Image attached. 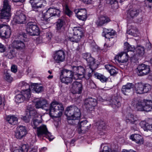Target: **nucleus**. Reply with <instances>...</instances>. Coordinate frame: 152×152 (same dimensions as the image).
Instances as JSON below:
<instances>
[{
  "label": "nucleus",
  "mask_w": 152,
  "mask_h": 152,
  "mask_svg": "<svg viewBox=\"0 0 152 152\" xmlns=\"http://www.w3.org/2000/svg\"><path fill=\"white\" fill-rule=\"evenodd\" d=\"M133 91L137 94L143 93V85L141 83H137L134 85Z\"/></svg>",
  "instance_id": "393cba45"
},
{
  "label": "nucleus",
  "mask_w": 152,
  "mask_h": 152,
  "mask_svg": "<svg viewBox=\"0 0 152 152\" xmlns=\"http://www.w3.org/2000/svg\"><path fill=\"white\" fill-rule=\"evenodd\" d=\"M60 75H62L64 77H71V78L74 79V75L72 71L66 69H64L61 71Z\"/></svg>",
  "instance_id": "c85d7f7f"
},
{
  "label": "nucleus",
  "mask_w": 152,
  "mask_h": 152,
  "mask_svg": "<svg viewBox=\"0 0 152 152\" xmlns=\"http://www.w3.org/2000/svg\"><path fill=\"white\" fill-rule=\"evenodd\" d=\"M48 129L46 125L43 124L37 128V134L38 136L44 135L47 132Z\"/></svg>",
  "instance_id": "a878e982"
},
{
  "label": "nucleus",
  "mask_w": 152,
  "mask_h": 152,
  "mask_svg": "<svg viewBox=\"0 0 152 152\" xmlns=\"http://www.w3.org/2000/svg\"><path fill=\"white\" fill-rule=\"evenodd\" d=\"M31 87L33 88V90L37 93H39L42 91L43 88L42 86L39 85L37 83L33 84Z\"/></svg>",
  "instance_id": "c9c22d12"
},
{
  "label": "nucleus",
  "mask_w": 152,
  "mask_h": 152,
  "mask_svg": "<svg viewBox=\"0 0 152 152\" xmlns=\"http://www.w3.org/2000/svg\"><path fill=\"white\" fill-rule=\"evenodd\" d=\"M6 119L8 122L11 125H15L18 123V118L14 115L8 116Z\"/></svg>",
  "instance_id": "2f4dec72"
},
{
  "label": "nucleus",
  "mask_w": 152,
  "mask_h": 152,
  "mask_svg": "<svg viewBox=\"0 0 152 152\" xmlns=\"http://www.w3.org/2000/svg\"><path fill=\"white\" fill-rule=\"evenodd\" d=\"M51 17L58 15L60 13V11L58 9L55 8H50L47 10Z\"/></svg>",
  "instance_id": "c756f323"
},
{
  "label": "nucleus",
  "mask_w": 152,
  "mask_h": 152,
  "mask_svg": "<svg viewBox=\"0 0 152 152\" xmlns=\"http://www.w3.org/2000/svg\"><path fill=\"white\" fill-rule=\"evenodd\" d=\"M27 133V130L26 127L20 126L17 127L15 136L17 139H21L26 135Z\"/></svg>",
  "instance_id": "2eb2a0df"
},
{
  "label": "nucleus",
  "mask_w": 152,
  "mask_h": 152,
  "mask_svg": "<svg viewBox=\"0 0 152 152\" xmlns=\"http://www.w3.org/2000/svg\"><path fill=\"white\" fill-rule=\"evenodd\" d=\"M92 0H86V4H89L92 3Z\"/></svg>",
  "instance_id": "774afa93"
},
{
  "label": "nucleus",
  "mask_w": 152,
  "mask_h": 152,
  "mask_svg": "<svg viewBox=\"0 0 152 152\" xmlns=\"http://www.w3.org/2000/svg\"><path fill=\"white\" fill-rule=\"evenodd\" d=\"M72 67L73 69V72L75 73V74H76V72L78 71V66H73Z\"/></svg>",
  "instance_id": "13d9d810"
},
{
  "label": "nucleus",
  "mask_w": 152,
  "mask_h": 152,
  "mask_svg": "<svg viewBox=\"0 0 152 152\" xmlns=\"http://www.w3.org/2000/svg\"><path fill=\"white\" fill-rule=\"evenodd\" d=\"M115 34V31L112 29L103 28L102 35L105 38L109 39L110 41L113 39V37L111 36L114 35Z\"/></svg>",
  "instance_id": "6ab92c4d"
},
{
  "label": "nucleus",
  "mask_w": 152,
  "mask_h": 152,
  "mask_svg": "<svg viewBox=\"0 0 152 152\" xmlns=\"http://www.w3.org/2000/svg\"><path fill=\"white\" fill-rule=\"evenodd\" d=\"M86 121H81L78 125L79 128H81L82 127H85Z\"/></svg>",
  "instance_id": "864d4df0"
},
{
  "label": "nucleus",
  "mask_w": 152,
  "mask_h": 152,
  "mask_svg": "<svg viewBox=\"0 0 152 152\" xmlns=\"http://www.w3.org/2000/svg\"><path fill=\"white\" fill-rule=\"evenodd\" d=\"M64 21L61 19H59L58 21V23L57 24V29L59 32H60L61 30L63 29V26L64 24Z\"/></svg>",
  "instance_id": "37998d69"
},
{
  "label": "nucleus",
  "mask_w": 152,
  "mask_h": 152,
  "mask_svg": "<svg viewBox=\"0 0 152 152\" xmlns=\"http://www.w3.org/2000/svg\"><path fill=\"white\" fill-rule=\"evenodd\" d=\"M95 77L99 80L102 82H106L108 80V78L100 73H97L94 74Z\"/></svg>",
  "instance_id": "f704fd0d"
},
{
  "label": "nucleus",
  "mask_w": 152,
  "mask_h": 152,
  "mask_svg": "<svg viewBox=\"0 0 152 152\" xmlns=\"http://www.w3.org/2000/svg\"><path fill=\"white\" fill-rule=\"evenodd\" d=\"M85 70L84 68L82 66H78L77 72H76V74H74V79L77 80L79 79L78 76H81L84 74Z\"/></svg>",
  "instance_id": "7c9ffc66"
},
{
  "label": "nucleus",
  "mask_w": 152,
  "mask_h": 152,
  "mask_svg": "<svg viewBox=\"0 0 152 152\" xmlns=\"http://www.w3.org/2000/svg\"><path fill=\"white\" fill-rule=\"evenodd\" d=\"M75 12L76 14L77 17L79 19L82 20H84L86 16H85V13H86V9H81L78 10H75Z\"/></svg>",
  "instance_id": "bb28decb"
},
{
  "label": "nucleus",
  "mask_w": 152,
  "mask_h": 152,
  "mask_svg": "<svg viewBox=\"0 0 152 152\" xmlns=\"http://www.w3.org/2000/svg\"><path fill=\"white\" fill-rule=\"evenodd\" d=\"M11 70L12 72L15 73L17 72V66L15 65H12L11 67Z\"/></svg>",
  "instance_id": "5fc2aeb1"
},
{
  "label": "nucleus",
  "mask_w": 152,
  "mask_h": 152,
  "mask_svg": "<svg viewBox=\"0 0 152 152\" xmlns=\"http://www.w3.org/2000/svg\"><path fill=\"white\" fill-rule=\"evenodd\" d=\"M141 127L143 128L145 130H149L152 132V124H150L144 121H141L140 123Z\"/></svg>",
  "instance_id": "473e14b6"
},
{
  "label": "nucleus",
  "mask_w": 152,
  "mask_h": 152,
  "mask_svg": "<svg viewBox=\"0 0 152 152\" xmlns=\"http://www.w3.org/2000/svg\"><path fill=\"white\" fill-rule=\"evenodd\" d=\"M12 152H23L21 150L17 148H13L12 150Z\"/></svg>",
  "instance_id": "bf43d9fd"
},
{
  "label": "nucleus",
  "mask_w": 152,
  "mask_h": 152,
  "mask_svg": "<svg viewBox=\"0 0 152 152\" xmlns=\"http://www.w3.org/2000/svg\"><path fill=\"white\" fill-rule=\"evenodd\" d=\"M30 110H33L31 109H29V115H26L24 116H22L21 118V119L23 120L26 123H28L30 120L31 119V118H33V117L34 116L33 114H32V115H30Z\"/></svg>",
  "instance_id": "79ce46f5"
},
{
  "label": "nucleus",
  "mask_w": 152,
  "mask_h": 152,
  "mask_svg": "<svg viewBox=\"0 0 152 152\" xmlns=\"http://www.w3.org/2000/svg\"><path fill=\"white\" fill-rule=\"evenodd\" d=\"M32 7L34 9H37L41 8L44 7L46 4V2L42 0L36 1L34 0L30 1Z\"/></svg>",
  "instance_id": "aec40b11"
},
{
  "label": "nucleus",
  "mask_w": 152,
  "mask_h": 152,
  "mask_svg": "<svg viewBox=\"0 0 152 152\" xmlns=\"http://www.w3.org/2000/svg\"><path fill=\"white\" fill-rule=\"evenodd\" d=\"M35 106L37 108H42L46 110H48L49 104L44 99H38L35 102Z\"/></svg>",
  "instance_id": "dca6fc26"
},
{
  "label": "nucleus",
  "mask_w": 152,
  "mask_h": 152,
  "mask_svg": "<svg viewBox=\"0 0 152 152\" xmlns=\"http://www.w3.org/2000/svg\"><path fill=\"white\" fill-rule=\"evenodd\" d=\"M65 14L69 17L71 16L72 15V12L69 9L67 4L65 5L64 7Z\"/></svg>",
  "instance_id": "49530a36"
},
{
  "label": "nucleus",
  "mask_w": 152,
  "mask_h": 152,
  "mask_svg": "<svg viewBox=\"0 0 152 152\" xmlns=\"http://www.w3.org/2000/svg\"><path fill=\"white\" fill-rule=\"evenodd\" d=\"M3 77L4 79L8 82H10L12 80V77L10 74V70H5L4 71Z\"/></svg>",
  "instance_id": "72a5a7b5"
},
{
  "label": "nucleus",
  "mask_w": 152,
  "mask_h": 152,
  "mask_svg": "<svg viewBox=\"0 0 152 152\" xmlns=\"http://www.w3.org/2000/svg\"><path fill=\"white\" fill-rule=\"evenodd\" d=\"M105 68L109 72L113 68H114V67L112 65H111L110 64L106 65H105Z\"/></svg>",
  "instance_id": "4d7b16f0"
},
{
  "label": "nucleus",
  "mask_w": 152,
  "mask_h": 152,
  "mask_svg": "<svg viewBox=\"0 0 152 152\" xmlns=\"http://www.w3.org/2000/svg\"><path fill=\"white\" fill-rule=\"evenodd\" d=\"M97 104L96 99L92 97L86 99V110L89 113L94 110V107Z\"/></svg>",
  "instance_id": "ddd939ff"
},
{
  "label": "nucleus",
  "mask_w": 152,
  "mask_h": 152,
  "mask_svg": "<svg viewBox=\"0 0 152 152\" xmlns=\"http://www.w3.org/2000/svg\"><path fill=\"white\" fill-rule=\"evenodd\" d=\"M30 97L31 94L29 89L26 91L23 90L20 94H17L15 96V101L16 103H20L25 100H28Z\"/></svg>",
  "instance_id": "39448f33"
},
{
  "label": "nucleus",
  "mask_w": 152,
  "mask_h": 152,
  "mask_svg": "<svg viewBox=\"0 0 152 152\" xmlns=\"http://www.w3.org/2000/svg\"><path fill=\"white\" fill-rule=\"evenodd\" d=\"M5 48L4 45L0 43V53H3L5 51Z\"/></svg>",
  "instance_id": "6e6d98bb"
},
{
  "label": "nucleus",
  "mask_w": 152,
  "mask_h": 152,
  "mask_svg": "<svg viewBox=\"0 0 152 152\" xmlns=\"http://www.w3.org/2000/svg\"><path fill=\"white\" fill-rule=\"evenodd\" d=\"M82 90V85L80 83L75 81L72 84L71 91L73 94H80Z\"/></svg>",
  "instance_id": "a211bd4d"
},
{
  "label": "nucleus",
  "mask_w": 152,
  "mask_h": 152,
  "mask_svg": "<svg viewBox=\"0 0 152 152\" xmlns=\"http://www.w3.org/2000/svg\"><path fill=\"white\" fill-rule=\"evenodd\" d=\"M30 114L31 115H32V114L34 115L32 118L33 119L31 122V126L33 128L37 129V126L42 122V116L34 110H30Z\"/></svg>",
  "instance_id": "0eeeda50"
},
{
  "label": "nucleus",
  "mask_w": 152,
  "mask_h": 152,
  "mask_svg": "<svg viewBox=\"0 0 152 152\" xmlns=\"http://www.w3.org/2000/svg\"><path fill=\"white\" fill-rule=\"evenodd\" d=\"M86 61H87L88 66L89 67L86 69H91V72H93L96 68L97 64L95 63V59L91 56L90 53H86Z\"/></svg>",
  "instance_id": "9d476101"
},
{
  "label": "nucleus",
  "mask_w": 152,
  "mask_h": 152,
  "mask_svg": "<svg viewBox=\"0 0 152 152\" xmlns=\"http://www.w3.org/2000/svg\"><path fill=\"white\" fill-rule=\"evenodd\" d=\"M65 53L62 50L56 51L53 55L54 62L57 63H59L64 61L65 60Z\"/></svg>",
  "instance_id": "1a4fd4ad"
},
{
  "label": "nucleus",
  "mask_w": 152,
  "mask_h": 152,
  "mask_svg": "<svg viewBox=\"0 0 152 152\" xmlns=\"http://www.w3.org/2000/svg\"><path fill=\"white\" fill-rule=\"evenodd\" d=\"M131 105L138 111H149L152 109V101L138 99H133Z\"/></svg>",
  "instance_id": "f257e3e1"
},
{
  "label": "nucleus",
  "mask_w": 152,
  "mask_h": 152,
  "mask_svg": "<svg viewBox=\"0 0 152 152\" xmlns=\"http://www.w3.org/2000/svg\"><path fill=\"white\" fill-rule=\"evenodd\" d=\"M138 120V118L136 115L129 113L127 114L126 117V121L127 123H129L133 124H135Z\"/></svg>",
  "instance_id": "412c9836"
},
{
  "label": "nucleus",
  "mask_w": 152,
  "mask_h": 152,
  "mask_svg": "<svg viewBox=\"0 0 152 152\" xmlns=\"http://www.w3.org/2000/svg\"><path fill=\"white\" fill-rule=\"evenodd\" d=\"M130 138L137 144L141 145L143 143L144 140L143 137L139 134H135L132 135L130 136Z\"/></svg>",
  "instance_id": "b1692460"
},
{
  "label": "nucleus",
  "mask_w": 152,
  "mask_h": 152,
  "mask_svg": "<svg viewBox=\"0 0 152 152\" xmlns=\"http://www.w3.org/2000/svg\"><path fill=\"white\" fill-rule=\"evenodd\" d=\"M19 86L22 88V91H23V90L26 91L28 89H29L30 91V89L31 86H29V85L25 82H20L19 83Z\"/></svg>",
  "instance_id": "a19ab883"
},
{
  "label": "nucleus",
  "mask_w": 152,
  "mask_h": 152,
  "mask_svg": "<svg viewBox=\"0 0 152 152\" xmlns=\"http://www.w3.org/2000/svg\"><path fill=\"white\" fill-rule=\"evenodd\" d=\"M145 4L146 6L147 7H149L150 8H151V5L152 4L151 3H150L146 1L145 2Z\"/></svg>",
  "instance_id": "052dcab7"
},
{
  "label": "nucleus",
  "mask_w": 152,
  "mask_h": 152,
  "mask_svg": "<svg viewBox=\"0 0 152 152\" xmlns=\"http://www.w3.org/2000/svg\"><path fill=\"white\" fill-rule=\"evenodd\" d=\"M116 0H108V1H109V3L111 4H114L116 2Z\"/></svg>",
  "instance_id": "338daca9"
},
{
  "label": "nucleus",
  "mask_w": 152,
  "mask_h": 152,
  "mask_svg": "<svg viewBox=\"0 0 152 152\" xmlns=\"http://www.w3.org/2000/svg\"><path fill=\"white\" fill-rule=\"evenodd\" d=\"M138 14V11L136 9L130 10L128 12L127 17L128 18H132L137 16Z\"/></svg>",
  "instance_id": "e433bc0d"
},
{
  "label": "nucleus",
  "mask_w": 152,
  "mask_h": 152,
  "mask_svg": "<svg viewBox=\"0 0 152 152\" xmlns=\"http://www.w3.org/2000/svg\"><path fill=\"white\" fill-rule=\"evenodd\" d=\"M12 46L17 49L22 50L25 48V44L23 41L21 40H15L12 43Z\"/></svg>",
  "instance_id": "4be33fe9"
},
{
  "label": "nucleus",
  "mask_w": 152,
  "mask_h": 152,
  "mask_svg": "<svg viewBox=\"0 0 152 152\" xmlns=\"http://www.w3.org/2000/svg\"><path fill=\"white\" fill-rule=\"evenodd\" d=\"M11 34V28L9 26L3 24L0 25L1 36L7 38L10 36Z\"/></svg>",
  "instance_id": "9b49d317"
},
{
  "label": "nucleus",
  "mask_w": 152,
  "mask_h": 152,
  "mask_svg": "<svg viewBox=\"0 0 152 152\" xmlns=\"http://www.w3.org/2000/svg\"><path fill=\"white\" fill-rule=\"evenodd\" d=\"M60 80L62 82L68 84L69 83L72 82V79L73 78H71V77H66L63 76L62 75H60Z\"/></svg>",
  "instance_id": "ea45409f"
},
{
  "label": "nucleus",
  "mask_w": 152,
  "mask_h": 152,
  "mask_svg": "<svg viewBox=\"0 0 152 152\" xmlns=\"http://www.w3.org/2000/svg\"><path fill=\"white\" fill-rule=\"evenodd\" d=\"M124 48L127 52V53H129V52H134L135 48L133 46H132L129 45L127 42H126L124 44Z\"/></svg>",
  "instance_id": "58836bf2"
},
{
  "label": "nucleus",
  "mask_w": 152,
  "mask_h": 152,
  "mask_svg": "<svg viewBox=\"0 0 152 152\" xmlns=\"http://www.w3.org/2000/svg\"><path fill=\"white\" fill-rule=\"evenodd\" d=\"M26 17V15L21 11H18L13 19L14 21L18 24L24 23H25Z\"/></svg>",
  "instance_id": "f8f14e48"
},
{
  "label": "nucleus",
  "mask_w": 152,
  "mask_h": 152,
  "mask_svg": "<svg viewBox=\"0 0 152 152\" xmlns=\"http://www.w3.org/2000/svg\"><path fill=\"white\" fill-rule=\"evenodd\" d=\"M136 51L139 55L142 56L145 53V49L143 46L141 45L138 46L136 48Z\"/></svg>",
  "instance_id": "c03bdc74"
},
{
  "label": "nucleus",
  "mask_w": 152,
  "mask_h": 152,
  "mask_svg": "<svg viewBox=\"0 0 152 152\" xmlns=\"http://www.w3.org/2000/svg\"><path fill=\"white\" fill-rule=\"evenodd\" d=\"M110 73L111 75H116L117 73V72L115 69V67L111 69L109 72Z\"/></svg>",
  "instance_id": "603ef678"
},
{
  "label": "nucleus",
  "mask_w": 152,
  "mask_h": 152,
  "mask_svg": "<svg viewBox=\"0 0 152 152\" xmlns=\"http://www.w3.org/2000/svg\"><path fill=\"white\" fill-rule=\"evenodd\" d=\"M25 0H12V1L14 2H23Z\"/></svg>",
  "instance_id": "69168bd1"
},
{
  "label": "nucleus",
  "mask_w": 152,
  "mask_h": 152,
  "mask_svg": "<svg viewBox=\"0 0 152 152\" xmlns=\"http://www.w3.org/2000/svg\"><path fill=\"white\" fill-rule=\"evenodd\" d=\"M51 17V16H50L49 13L47 11L46 12L42 13L41 19L42 20L46 21L48 20Z\"/></svg>",
  "instance_id": "a18cd8bd"
},
{
  "label": "nucleus",
  "mask_w": 152,
  "mask_h": 152,
  "mask_svg": "<svg viewBox=\"0 0 152 152\" xmlns=\"http://www.w3.org/2000/svg\"><path fill=\"white\" fill-rule=\"evenodd\" d=\"M106 125L104 122H102L99 124L98 126V129L99 131L104 130L106 129Z\"/></svg>",
  "instance_id": "09e8293b"
},
{
  "label": "nucleus",
  "mask_w": 152,
  "mask_h": 152,
  "mask_svg": "<svg viewBox=\"0 0 152 152\" xmlns=\"http://www.w3.org/2000/svg\"><path fill=\"white\" fill-rule=\"evenodd\" d=\"M109 102L111 107L114 109H117L121 106V103L116 98L112 99Z\"/></svg>",
  "instance_id": "cd10ccee"
},
{
  "label": "nucleus",
  "mask_w": 152,
  "mask_h": 152,
  "mask_svg": "<svg viewBox=\"0 0 152 152\" xmlns=\"http://www.w3.org/2000/svg\"><path fill=\"white\" fill-rule=\"evenodd\" d=\"M87 71L88 70L89 71V72H88V79H89L90 78V77H91V76H92V74H91V73L93 72H91V69H89V70H88V69L87 70Z\"/></svg>",
  "instance_id": "0e129e2a"
},
{
  "label": "nucleus",
  "mask_w": 152,
  "mask_h": 152,
  "mask_svg": "<svg viewBox=\"0 0 152 152\" xmlns=\"http://www.w3.org/2000/svg\"><path fill=\"white\" fill-rule=\"evenodd\" d=\"M3 8L0 13V18L8 20L11 16L10 6L8 3V0H3Z\"/></svg>",
  "instance_id": "20e7f679"
},
{
  "label": "nucleus",
  "mask_w": 152,
  "mask_h": 152,
  "mask_svg": "<svg viewBox=\"0 0 152 152\" xmlns=\"http://www.w3.org/2000/svg\"><path fill=\"white\" fill-rule=\"evenodd\" d=\"M44 135L46 137L48 138L50 141L52 140L54 138L53 136L52 135L51 133L49 132L48 131Z\"/></svg>",
  "instance_id": "8fccbe9b"
},
{
  "label": "nucleus",
  "mask_w": 152,
  "mask_h": 152,
  "mask_svg": "<svg viewBox=\"0 0 152 152\" xmlns=\"http://www.w3.org/2000/svg\"><path fill=\"white\" fill-rule=\"evenodd\" d=\"M151 88V86L149 84L143 85V93H146L149 91L150 90Z\"/></svg>",
  "instance_id": "de8ad7c7"
},
{
  "label": "nucleus",
  "mask_w": 152,
  "mask_h": 152,
  "mask_svg": "<svg viewBox=\"0 0 152 152\" xmlns=\"http://www.w3.org/2000/svg\"><path fill=\"white\" fill-rule=\"evenodd\" d=\"M129 53H127L126 51L120 53L115 57L119 62L124 63L126 62L128 60Z\"/></svg>",
  "instance_id": "f3484780"
},
{
  "label": "nucleus",
  "mask_w": 152,
  "mask_h": 152,
  "mask_svg": "<svg viewBox=\"0 0 152 152\" xmlns=\"http://www.w3.org/2000/svg\"><path fill=\"white\" fill-rule=\"evenodd\" d=\"M122 152H136L133 150L130 149V150H127L126 149H123L122 150Z\"/></svg>",
  "instance_id": "e2e57ef3"
},
{
  "label": "nucleus",
  "mask_w": 152,
  "mask_h": 152,
  "mask_svg": "<svg viewBox=\"0 0 152 152\" xmlns=\"http://www.w3.org/2000/svg\"><path fill=\"white\" fill-rule=\"evenodd\" d=\"M48 110L51 117L58 118L62 115L64 108L61 103L53 102L49 105Z\"/></svg>",
  "instance_id": "f03ea898"
},
{
  "label": "nucleus",
  "mask_w": 152,
  "mask_h": 152,
  "mask_svg": "<svg viewBox=\"0 0 152 152\" xmlns=\"http://www.w3.org/2000/svg\"><path fill=\"white\" fill-rule=\"evenodd\" d=\"M65 114L68 120L78 119L81 115L80 109L73 105L67 107L65 111Z\"/></svg>",
  "instance_id": "7ed1b4c3"
},
{
  "label": "nucleus",
  "mask_w": 152,
  "mask_h": 152,
  "mask_svg": "<svg viewBox=\"0 0 152 152\" xmlns=\"http://www.w3.org/2000/svg\"><path fill=\"white\" fill-rule=\"evenodd\" d=\"M137 69L138 70L137 72L138 75L140 76L146 75L150 72V66L144 64L139 65Z\"/></svg>",
  "instance_id": "4468645a"
},
{
  "label": "nucleus",
  "mask_w": 152,
  "mask_h": 152,
  "mask_svg": "<svg viewBox=\"0 0 152 152\" xmlns=\"http://www.w3.org/2000/svg\"><path fill=\"white\" fill-rule=\"evenodd\" d=\"M110 19L105 17L103 16L101 17L99 21H97V24L98 25L102 26L103 24L107 23L110 21Z\"/></svg>",
  "instance_id": "4c0bfd02"
},
{
  "label": "nucleus",
  "mask_w": 152,
  "mask_h": 152,
  "mask_svg": "<svg viewBox=\"0 0 152 152\" xmlns=\"http://www.w3.org/2000/svg\"><path fill=\"white\" fill-rule=\"evenodd\" d=\"M134 85L132 83H128L123 85L121 88V91L125 95H128L131 91V89L134 88Z\"/></svg>",
  "instance_id": "5701e85b"
},
{
  "label": "nucleus",
  "mask_w": 152,
  "mask_h": 152,
  "mask_svg": "<svg viewBox=\"0 0 152 152\" xmlns=\"http://www.w3.org/2000/svg\"><path fill=\"white\" fill-rule=\"evenodd\" d=\"M73 31V36L69 38V40L72 42H77L84 36V32L80 28H75Z\"/></svg>",
  "instance_id": "423d86ee"
},
{
  "label": "nucleus",
  "mask_w": 152,
  "mask_h": 152,
  "mask_svg": "<svg viewBox=\"0 0 152 152\" xmlns=\"http://www.w3.org/2000/svg\"><path fill=\"white\" fill-rule=\"evenodd\" d=\"M26 30L27 33L31 36L38 35L40 32L37 25L32 22L28 23Z\"/></svg>",
  "instance_id": "6e6552de"
},
{
  "label": "nucleus",
  "mask_w": 152,
  "mask_h": 152,
  "mask_svg": "<svg viewBox=\"0 0 152 152\" xmlns=\"http://www.w3.org/2000/svg\"><path fill=\"white\" fill-rule=\"evenodd\" d=\"M127 33L131 35H133L134 33V31H132V30H129L127 31Z\"/></svg>",
  "instance_id": "680f3d73"
},
{
  "label": "nucleus",
  "mask_w": 152,
  "mask_h": 152,
  "mask_svg": "<svg viewBox=\"0 0 152 152\" xmlns=\"http://www.w3.org/2000/svg\"><path fill=\"white\" fill-rule=\"evenodd\" d=\"M20 149L23 152H27L28 150V146L26 145H23Z\"/></svg>",
  "instance_id": "3c124183"
}]
</instances>
